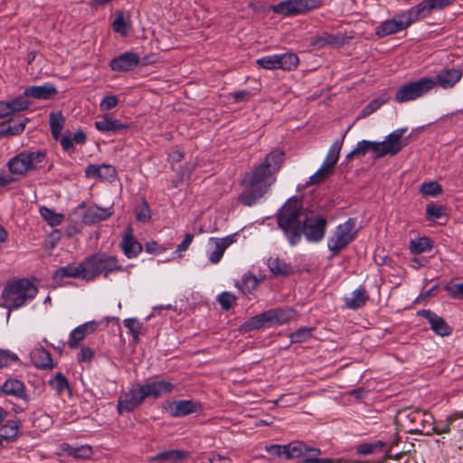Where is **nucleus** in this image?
<instances>
[{
  "label": "nucleus",
  "instance_id": "nucleus-30",
  "mask_svg": "<svg viewBox=\"0 0 463 463\" xmlns=\"http://www.w3.org/2000/svg\"><path fill=\"white\" fill-rule=\"evenodd\" d=\"M368 299L369 296L365 288L360 287L354 290L350 297H345L344 301L346 307L350 309H358L363 307Z\"/></svg>",
  "mask_w": 463,
  "mask_h": 463
},
{
  "label": "nucleus",
  "instance_id": "nucleus-51",
  "mask_svg": "<svg viewBox=\"0 0 463 463\" xmlns=\"http://www.w3.org/2000/svg\"><path fill=\"white\" fill-rule=\"evenodd\" d=\"M368 152V140L359 141L355 147L346 155L345 161H350L354 157L364 156Z\"/></svg>",
  "mask_w": 463,
  "mask_h": 463
},
{
  "label": "nucleus",
  "instance_id": "nucleus-36",
  "mask_svg": "<svg viewBox=\"0 0 463 463\" xmlns=\"http://www.w3.org/2000/svg\"><path fill=\"white\" fill-rule=\"evenodd\" d=\"M131 28L129 14L118 12L112 23V29L122 36H127Z\"/></svg>",
  "mask_w": 463,
  "mask_h": 463
},
{
  "label": "nucleus",
  "instance_id": "nucleus-55",
  "mask_svg": "<svg viewBox=\"0 0 463 463\" xmlns=\"http://www.w3.org/2000/svg\"><path fill=\"white\" fill-rule=\"evenodd\" d=\"M256 63L265 70L279 69L278 54L268 55L257 60Z\"/></svg>",
  "mask_w": 463,
  "mask_h": 463
},
{
  "label": "nucleus",
  "instance_id": "nucleus-49",
  "mask_svg": "<svg viewBox=\"0 0 463 463\" xmlns=\"http://www.w3.org/2000/svg\"><path fill=\"white\" fill-rule=\"evenodd\" d=\"M456 0H423L422 3L427 11L428 15L432 12L442 10L451 5Z\"/></svg>",
  "mask_w": 463,
  "mask_h": 463
},
{
  "label": "nucleus",
  "instance_id": "nucleus-54",
  "mask_svg": "<svg viewBox=\"0 0 463 463\" xmlns=\"http://www.w3.org/2000/svg\"><path fill=\"white\" fill-rule=\"evenodd\" d=\"M263 324L260 314L256 315L248 320H246L241 326L240 330L244 333L250 332L252 330L263 328Z\"/></svg>",
  "mask_w": 463,
  "mask_h": 463
},
{
  "label": "nucleus",
  "instance_id": "nucleus-32",
  "mask_svg": "<svg viewBox=\"0 0 463 463\" xmlns=\"http://www.w3.org/2000/svg\"><path fill=\"white\" fill-rule=\"evenodd\" d=\"M268 267L275 276L288 277L294 273L293 267L279 257L269 258L268 260Z\"/></svg>",
  "mask_w": 463,
  "mask_h": 463
},
{
  "label": "nucleus",
  "instance_id": "nucleus-26",
  "mask_svg": "<svg viewBox=\"0 0 463 463\" xmlns=\"http://www.w3.org/2000/svg\"><path fill=\"white\" fill-rule=\"evenodd\" d=\"M402 30H405L403 28L402 22L397 17V15H395L393 18L387 19L381 23L380 25L375 28V35L378 38H383L392 35Z\"/></svg>",
  "mask_w": 463,
  "mask_h": 463
},
{
  "label": "nucleus",
  "instance_id": "nucleus-3",
  "mask_svg": "<svg viewBox=\"0 0 463 463\" xmlns=\"http://www.w3.org/2000/svg\"><path fill=\"white\" fill-rule=\"evenodd\" d=\"M37 293V288L26 279L11 280L2 291L4 303L0 306L8 309L9 317L11 310L23 307L27 301L33 299Z\"/></svg>",
  "mask_w": 463,
  "mask_h": 463
},
{
  "label": "nucleus",
  "instance_id": "nucleus-39",
  "mask_svg": "<svg viewBox=\"0 0 463 463\" xmlns=\"http://www.w3.org/2000/svg\"><path fill=\"white\" fill-rule=\"evenodd\" d=\"M87 137L86 134L82 130H78L73 137H71L68 134H64L61 137V146L64 151H69L73 147V143L76 144H84L86 142Z\"/></svg>",
  "mask_w": 463,
  "mask_h": 463
},
{
  "label": "nucleus",
  "instance_id": "nucleus-61",
  "mask_svg": "<svg viewBox=\"0 0 463 463\" xmlns=\"http://www.w3.org/2000/svg\"><path fill=\"white\" fill-rule=\"evenodd\" d=\"M236 297L230 292H222L218 296V302L224 310H229L235 303Z\"/></svg>",
  "mask_w": 463,
  "mask_h": 463
},
{
  "label": "nucleus",
  "instance_id": "nucleus-1",
  "mask_svg": "<svg viewBox=\"0 0 463 463\" xmlns=\"http://www.w3.org/2000/svg\"><path fill=\"white\" fill-rule=\"evenodd\" d=\"M277 222L289 245H298L302 236L311 243L320 242L326 235L327 220L320 213H305L297 199L288 200L279 210Z\"/></svg>",
  "mask_w": 463,
  "mask_h": 463
},
{
  "label": "nucleus",
  "instance_id": "nucleus-13",
  "mask_svg": "<svg viewBox=\"0 0 463 463\" xmlns=\"http://www.w3.org/2000/svg\"><path fill=\"white\" fill-rule=\"evenodd\" d=\"M203 407L194 400H178L169 403L168 411L172 417H184L192 413L202 412Z\"/></svg>",
  "mask_w": 463,
  "mask_h": 463
},
{
  "label": "nucleus",
  "instance_id": "nucleus-45",
  "mask_svg": "<svg viewBox=\"0 0 463 463\" xmlns=\"http://www.w3.org/2000/svg\"><path fill=\"white\" fill-rule=\"evenodd\" d=\"M20 426L21 421L19 420H9L3 426L4 434L1 435L3 439L14 440L17 438Z\"/></svg>",
  "mask_w": 463,
  "mask_h": 463
},
{
  "label": "nucleus",
  "instance_id": "nucleus-59",
  "mask_svg": "<svg viewBox=\"0 0 463 463\" xmlns=\"http://www.w3.org/2000/svg\"><path fill=\"white\" fill-rule=\"evenodd\" d=\"M420 193L425 195L435 196L441 193V186L437 182L423 183L420 189Z\"/></svg>",
  "mask_w": 463,
  "mask_h": 463
},
{
  "label": "nucleus",
  "instance_id": "nucleus-34",
  "mask_svg": "<svg viewBox=\"0 0 463 463\" xmlns=\"http://www.w3.org/2000/svg\"><path fill=\"white\" fill-rule=\"evenodd\" d=\"M49 123L53 138L61 141V137L63 136L61 135V131L65 123V118L61 112H51L49 116Z\"/></svg>",
  "mask_w": 463,
  "mask_h": 463
},
{
  "label": "nucleus",
  "instance_id": "nucleus-17",
  "mask_svg": "<svg viewBox=\"0 0 463 463\" xmlns=\"http://www.w3.org/2000/svg\"><path fill=\"white\" fill-rule=\"evenodd\" d=\"M140 386L145 399H157L163 394L172 392L174 390V384L165 380L149 382Z\"/></svg>",
  "mask_w": 463,
  "mask_h": 463
},
{
  "label": "nucleus",
  "instance_id": "nucleus-2",
  "mask_svg": "<svg viewBox=\"0 0 463 463\" xmlns=\"http://www.w3.org/2000/svg\"><path fill=\"white\" fill-rule=\"evenodd\" d=\"M284 156L282 150H272L261 163L254 165L251 172L245 174L241 184L247 187L238 197L241 204L251 206L269 191L276 181L274 175L280 169Z\"/></svg>",
  "mask_w": 463,
  "mask_h": 463
},
{
  "label": "nucleus",
  "instance_id": "nucleus-25",
  "mask_svg": "<svg viewBox=\"0 0 463 463\" xmlns=\"http://www.w3.org/2000/svg\"><path fill=\"white\" fill-rule=\"evenodd\" d=\"M95 128L102 133L114 134L130 128V124L122 123L118 119L105 116L101 120L95 121Z\"/></svg>",
  "mask_w": 463,
  "mask_h": 463
},
{
  "label": "nucleus",
  "instance_id": "nucleus-46",
  "mask_svg": "<svg viewBox=\"0 0 463 463\" xmlns=\"http://www.w3.org/2000/svg\"><path fill=\"white\" fill-rule=\"evenodd\" d=\"M7 101L10 105V109H12V113L24 111L31 105V101L28 99V96L24 95V92L22 95Z\"/></svg>",
  "mask_w": 463,
  "mask_h": 463
},
{
  "label": "nucleus",
  "instance_id": "nucleus-14",
  "mask_svg": "<svg viewBox=\"0 0 463 463\" xmlns=\"http://www.w3.org/2000/svg\"><path fill=\"white\" fill-rule=\"evenodd\" d=\"M418 316L425 318L430 325L432 331L440 335L448 336L452 333V328L447 324L445 319L438 316L430 309H421L417 312Z\"/></svg>",
  "mask_w": 463,
  "mask_h": 463
},
{
  "label": "nucleus",
  "instance_id": "nucleus-52",
  "mask_svg": "<svg viewBox=\"0 0 463 463\" xmlns=\"http://www.w3.org/2000/svg\"><path fill=\"white\" fill-rule=\"evenodd\" d=\"M259 285V281L257 278L250 274H245L242 277L241 284L239 283L236 284L238 288H241L244 293L245 292H251L252 290L256 289V288Z\"/></svg>",
  "mask_w": 463,
  "mask_h": 463
},
{
  "label": "nucleus",
  "instance_id": "nucleus-43",
  "mask_svg": "<svg viewBox=\"0 0 463 463\" xmlns=\"http://www.w3.org/2000/svg\"><path fill=\"white\" fill-rule=\"evenodd\" d=\"M311 43L313 46H315L317 49H321L326 45H336L339 43L338 37L324 33L321 35L316 36L312 41Z\"/></svg>",
  "mask_w": 463,
  "mask_h": 463
},
{
  "label": "nucleus",
  "instance_id": "nucleus-24",
  "mask_svg": "<svg viewBox=\"0 0 463 463\" xmlns=\"http://www.w3.org/2000/svg\"><path fill=\"white\" fill-rule=\"evenodd\" d=\"M58 93L56 87L52 83L41 86H31L24 90V95L36 99H51Z\"/></svg>",
  "mask_w": 463,
  "mask_h": 463
},
{
  "label": "nucleus",
  "instance_id": "nucleus-21",
  "mask_svg": "<svg viewBox=\"0 0 463 463\" xmlns=\"http://www.w3.org/2000/svg\"><path fill=\"white\" fill-rule=\"evenodd\" d=\"M429 16L422 1L405 12L397 14L402 22L404 29L410 27L413 23Z\"/></svg>",
  "mask_w": 463,
  "mask_h": 463
},
{
  "label": "nucleus",
  "instance_id": "nucleus-33",
  "mask_svg": "<svg viewBox=\"0 0 463 463\" xmlns=\"http://www.w3.org/2000/svg\"><path fill=\"white\" fill-rule=\"evenodd\" d=\"M345 135L344 134L341 139L335 140L330 146L327 155L323 162V165L326 166L327 168L331 169L332 171L335 170V165L339 159L340 151L343 146V142Z\"/></svg>",
  "mask_w": 463,
  "mask_h": 463
},
{
  "label": "nucleus",
  "instance_id": "nucleus-62",
  "mask_svg": "<svg viewBox=\"0 0 463 463\" xmlns=\"http://www.w3.org/2000/svg\"><path fill=\"white\" fill-rule=\"evenodd\" d=\"M18 360V356L7 350H0V369L7 367Z\"/></svg>",
  "mask_w": 463,
  "mask_h": 463
},
{
  "label": "nucleus",
  "instance_id": "nucleus-27",
  "mask_svg": "<svg viewBox=\"0 0 463 463\" xmlns=\"http://www.w3.org/2000/svg\"><path fill=\"white\" fill-rule=\"evenodd\" d=\"M28 121L27 118H21L18 121L9 119L0 123V137L22 134Z\"/></svg>",
  "mask_w": 463,
  "mask_h": 463
},
{
  "label": "nucleus",
  "instance_id": "nucleus-50",
  "mask_svg": "<svg viewBox=\"0 0 463 463\" xmlns=\"http://www.w3.org/2000/svg\"><path fill=\"white\" fill-rule=\"evenodd\" d=\"M322 0H297L298 14H305L322 5Z\"/></svg>",
  "mask_w": 463,
  "mask_h": 463
},
{
  "label": "nucleus",
  "instance_id": "nucleus-48",
  "mask_svg": "<svg viewBox=\"0 0 463 463\" xmlns=\"http://www.w3.org/2000/svg\"><path fill=\"white\" fill-rule=\"evenodd\" d=\"M333 173L334 171L322 165L320 168L309 177L306 186L319 184Z\"/></svg>",
  "mask_w": 463,
  "mask_h": 463
},
{
  "label": "nucleus",
  "instance_id": "nucleus-4",
  "mask_svg": "<svg viewBox=\"0 0 463 463\" xmlns=\"http://www.w3.org/2000/svg\"><path fill=\"white\" fill-rule=\"evenodd\" d=\"M85 273L83 279L91 281L99 276L108 278L109 275L115 271L124 270L123 267L118 264L116 256L109 255L106 252L94 253L83 260Z\"/></svg>",
  "mask_w": 463,
  "mask_h": 463
},
{
  "label": "nucleus",
  "instance_id": "nucleus-8",
  "mask_svg": "<svg viewBox=\"0 0 463 463\" xmlns=\"http://www.w3.org/2000/svg\"><path fill=\"white\" fill-rule=\"evenodd\" d=\"M435 86L436 81L432 78L424 77L402 85L396 91L394 99L398 103L414 100L428 93Z\"/></svg>",
  "mask_w": 463,
  "mask_h": 463
},
{
  "label": "nucleus",
  "instance_id": "nucleus-53",
  "mask_svg": "<svg viewBox=\"0 0 463 463\" xmlns=\"http://www.w3.org/2000/svg\"><path fill=\"white\" fill-rule=\"evenodd\" d=\"M151 218L150 207L145 199H142L141 203L136 208V219L140 222H146Z\"/></svg>",
  "mask_w": 463,
  "mask_h": 463
},
{
  "label": "nucleus",
  "instance_id": "nucleus-41",
  "mask_svg": "<svg viewBox=\"0 0 463 463\" xmlns=\"http://www.w3.org/2000/svg\"><path fill=\"white\" fill-rule=\"evenodd\" d=\"M279 69L283 71H291L297 68L298 64V57L293 52H286L278 54Z\"/></svg>",
  "mask_w": 463,
  "mask_h": 463
},
{
  "label": "nucleus",
  "instance_id": "nucleus-42",
  "mask_svg": "<svg viewBox=\"0 0 463 463\" xmlns=\"http://www.w3.org/2000/svg\"><path fill=\"white\" fill-rule=\"evenodd\" d=\"M48 384L58 394H61L65 390H70L68 380L61 373H57L51 378L48 381Z\"/></svg>",
  "mask_w": 463,
  "mask_h": 463
},
{
  "label": "nucleus",
  "instance_id": "nucleus-19",
  "mask_svg": "<svg viewBox=\"0 0 463 463\" xmlns=\"http://www.w3.org/2000/svg\"><path fill=\"white\" fill-rule=\"evenodd\" d=\"M234 237L235 235H229L222 239H210L214 245V249L207 252L208 259L212 263L215 264L221 260L225 250L234 242Z\"/></svg>",
  "mask_w": 463,
  "mask_h": 463
},
{
  "label": "nucleus",
  "instance_id": "nucleus-64",
  "mask_svg": "<svg viewBox=\"0 0 463 463\" xmlns=\"http://www.w3.org/2000/svg\"><path fill=\"white\" fill-rule=\"evenodd\" d=\"M117 177L116 168L110 165H100V179L112 182Z\"/></svg>",
  "mask_w": 463,
  "mask_h": 463
},
{
  "label": "nucleus",
  "instance_id": "nucleus-63",
  "mask_svg": "<svg viewBox=\"0 0 463 463\" xmlns=\"http://www.w3.org/2000/svg\"><path fill=\"white\" fill-rule=\"evenodd\" d=\"M444 288L453 298L463 299V283H448Z\"/></svg>",
  "mask_w": 463,
  "mask_h": 463
},
{
  "label": "nucleus",
  "instance_id": "nucleus-9",
  "mask_svg": "<svg viewBox=\"0 0 463 463\" xmlns=\"http://www.w3.org/2000/svg\"><path fill=\"white\" fill-rule=\"evenodd\" d=\"M145 401L141 386L131 388L121 392L118 400L117 409L119 414L131 412L140 406Z\"/></svg>",
  "mask_w": 463,
  "mask_h": 463
},
{
  "label": "nucleus",
  "instance_id": "nucleus-15",
  "mask_svg": "<svg viewBox=\"0 0 463 463\" xmlns=\"http://www.w3.org/2000/svg\"><path fill=\"white\" fill-rule=\"evenodd\" d=\"M140 62L139 56L132 52H126L113 58L110 61V68L114 71L125 72L136 68Z\"/></svg>",
  "mask_w": 463,
  "mask_h": 463
},
{
  "label": "nucleus",
  "instance_id": "nucleus-31",
  "mask_svg": "<svg viewBox=\"0 0 463 463\" xmlns=\"http://www.w3.org/2000/svg\"><path fill=\"white\" fill-rule=\"evenodd\" d=\"M121 249L124 254L132 259L142 251V245L131 234V232L125 234L121 241Z\"/></svg>",
  "mask_w": 463,
  "mask_h": 463
},
{
  "label": "nucleus",
  "instance_id": "nucleus-40",
  "mask_svg": "<svg viewBox=\"0 0 463 463\" xmlns=\"http://www.w3.org/2000/svg\"><path fill=\"white\" fill-rule=\"evenodd\" d=\"M39 212L43 219L52 227L60 225L64 219L63 214L57 213L46 206L40 207Z\"/></svg>",
  "mask_w": 463,
  "mask_h": 463
},
{
  "label": "nucleus",
  "instance_id": "nucleus-29",
  "mask_svg": "<svg viewBox=\"0 0 463 463\" xmlns=\"http://www.w3.org/2000/svg\"><path fill=\"white\" fill-rule=\"evenodd\" d=\"M1 391L6 395H13L16 398L27 401V394L24 384L17 379H9L4 383Z\"/></svg>",
  "mask_w": 463,
  "mask_h": 463
},
{
  "label": "nucleus",
  "instance_id": "nucleus-16",
  "mask_svg": "<svg viewBox=\"0 0 463 463\" xmlns=\"http://www.w3.org/2000/svg\"><path fill=\"white\" fill-rule=\"evenodd\" d=\"M99 323L91 320L88 321L84 324L80 325L76 328H74L68 340V346L71 349H75L78 347L79 344L89 335L94 333L99 326Z\"/></svg>",
  "mask_w": 463,
  "mask_h": 463
},
{
  "label": "nucleus",
  "instance_id": "nucleus-58",
  "mask_svg": "<svg viewBox=\"0 0 463 463\" xmlns=\"http://www.w3.org/2000/svg\"><path fill=\"white\" fill-rule=\"evenodd\" d=\"M123 323L132 335L133 340L137 343L139 340V333L141 329V324L137 318H126Z\"/></svg>",
  "mask_w": 463,
  "mask_h": 463
},
{
  "label": "nucleus",
  "instance_id": "nucleus-20",
  "mask_svg": "<svg viewBox=\"0 0 463 463\" xmlns=\"http://www.w3.org/2000/svg\"><path fill=\"white\" fill-rule=\"evenodd\" d=\"M190 455V452L186 450L179 449H169L157 453L156 455L150 457L148 462L150 463H179L186 459Z\"/></svg>",
  "mask_w": 463,
  "mask_h": 463
},
{
  "label": "nucleus",
  "instance_id": "nucleus-5",
  "mask_svg": "<svg viewBox=\"0 0 463 463\" xmlns=\"http://www.w3.org/2000/svg\"><path fill=\"white\" fill-rule=\"evenodd\" d=\"M47 157L45 150H24L13 156L7 163L11 174L24 176L40 169Z\"/></svg>",
  "mask_w": 463,
  "mask_h": 463
},
{
  "label": "nucleus",
  "instance_id": "nucleus-23",
  "mask_svg": "<svg viewBox=\"0 0 463 463\" xmlns=\"http://www.w3.org/2000/svg\"><path fill=\"white\" fill-rule=\"evenodd\" d=\"M461 77V71L452 68L442 70L433 80L436 81V85L447 90L454 87L456 83L459 81Z\"/></svg>",
  "mask_w": 463,
  "mask_h": 463
},
{
  "label": "nucleus",
  "instance_id": "nucleus-12",
  "mask_svg": "<svg viewBox=\"0 0 463 463\" xmlns=\"http://www.w3.org/2000/svg\"><path fill=\"white\" fill-rule=\"evenodd\" d=\"M77 209L84 210L81 220L85 225H91L105 221L113 213L110 208H101L95 204L87 207L85 203L79 204Z\"/></svg>",
  "mask_w": 463,
  "mask_h": 463
},
{
  "label": "nucleus",
  "instance_id": "nucleus-11",
  "mask_svg": "<svg viewBox=\"0 0 463 463\" xmlns=\"http://www.w3.org/2000/svg\"><path fill=\"white\" fill-rule=\"evenodd\" d=\"M407 419L412 425L411 431L425 433L427 435L431 433L433 417L430 413L416 409L407 414Z\"/></svg>",
  "mask_w": 463,
  "mask_h": 463
},
{
  "label": "nucleus",
  "instance_id": "nucleus-57",
  "mask_svg": "<svg viewBox=\"0 0 463 463\" xmlns=\"http://www.w3.org/2000/svg\"><path fill=\"white\" fill-rule=\"evenodd\" d=\"M275 314V322L279 325H283L288 322H289L291 319L294 318L295 312L292 309H281V308H275L274 309Z\"/></svg>",
  "mask_w": 463,
  "mask_h": 463
},
{
  "label": "nucleus",
  "instance_id": "nucleus-37",
  "mask_svg": "<svg viewBox=\"0 0 463 463\" xmlns=\"http://www.w3.org/2000/svg\"><path fill=\"white\" fill-rule=\"evenodd\" d=\"M385 443L382 440H373L372 442H364L355 447V453L358 456L373 455L382 452Z\"/></svg>",
  "mask_w": 463,
  "mask_h": 463
},
{
  "label": "nucleus",
  "instance_id": "nucleus-7",
  "mask_svg": "<svg viewBox=\"0 0 463 463\" xmlns=\"http://www.w3.org/2000/svg\"><path fill=\"white\" fill-rule=\"evenodd\" d=\"M355 224L356 220L349 218L346 222L335 227V232L327 241V248L333 256L345 250L355 239Z\"/></svg>",
  "mask_w": 463,
  "mask_h": 463
},
{
  "label": "nucleus",
  "instance_id": "nucleus-10",
  "mask_svg": "<svg viewBox=\"0 0 463 463\" xmlns=\"http://www.w3.org/2000/svg\"><path fill=\"white\" fill-rule=\"evenodd\" d=\"M302 440H292L288 444H270L265 446V450L271 457L282 458L286 459L300 458Z\"/></svg>",
  "mask_w": 463,
  "mask_h": 463
},
{
  "label": "nucleus",
  "instance_id": "nucleus-28",
  "mask_svg": "<svg viewBox=\"0 0 463 463\" xmlns=\"http://www.w3.org/2000/svg\"><path fill=\"white\" fill-rule=\"evenodd\" d=\"M31 359L33 364L40 369H52L54 364L49 351L43 347L34 348L31 352Z\"/></svg>",
  "mask_w": 463,
  "mask_h": 463
},
{
  "label": "nucleus",
  "instance_id": "nucleus-47",
  "mask_svg": "<svg viewBox=\"0 0 463 463\" xmlns=\"http://www.w3.org/2000/svg\"><path fill=\"white\" fill-rule=\"evenodd\" d=\"M314 331V327L308 326H301L298 330L294 331L289 335L290 343L291 344H300L303 343L312 336V333Z\"/></svg>",
  "mask_w": 463,
  "mask_h": 463
},
{
  "label": "nucleus",
  "instance_id": "nucleus-6",
  "mask_svg": "<svg viewBox=\"0 0 463 463\" xmlns=\"http://www.w3.org/2000/svg\"><path fill=\"white\" fill-rule=\"evenodd\" d=\"M406 131L407 128H400L390 133L382 142L368 141L369 151L373 152L376 158L396 156L407 145V142L402 140Z\"/></svg>",
  "mask_w": 463,
  "mask_h": 463
},
{
  "label": "nucleus",
  "instance_id": "nucleus-18",
  "mask_svg": "<svg viewBox=\"0 0 463 463\" xmlns=\"http://www.w3.org/2000/svg\"><path fill=\"white\" fill-rule=\"evenodd\" d=\"M84 273L85 269L82 261L78 265L71 263L57 269L53 272L52 279L55 283L61 284L65 278H81L83 279Z\"/></svg>",
  "mask_w": 463,
  "mask_h": 463
},
{
  "label": "nucleus",
  "instance_id": "nucleus-56",
  "mask_svg": "<svg viewBox=\"0 0 463 463\" xmlns=\"http://www.w3.org/2000/svg\"><path fill=\"white\" fill-rule=\"evenodd\" d=\"M458 418H459L458 414H454V415L449 416L446 420V422L444 424L435 425V426L432 425L431 433H436L439 435L449 433L451 430V427H453L455 420H458Z\"/></svg>",
  "mask_w": 463,
  "mask_h": 463
},
{
  "label": "nucleus",
  "instance_id": "nucleus-35",
  "mask_svg": "<svg viewBox=\"0 0 463 463\" xmlns=\"http://www.w3.org/2000/svg\"><path fill=\"white\" fill-rule=\"evenodd\" d=\"M273 13L284 16H296L298 14L297 0H285L270 6Z\"/></svg>",
  "mask_w": 463,
  "mask_h": 463
},
{
  "label": "nucleus",
  "instance_id": "nucleus-44",
  "mask_svg": "<svg viewBox=\"0 0 463 463\" xmlns=\"http://www.w3.org/2000/svg\"><path fill=\"white\" fill-rule=\"evenodd\" d=\"M389 97H379L369 102L360 113V118H366L379 109L383 104L389 101Z\"/></svg>",
  "mask_w": 463,
  "mask_h": 463
},
{
  "label": "nucleus",
  "instance_id": "nucleus-22",
  "mask_svg": "<svg viewBox=\"0 0 463 463\" xmlns=\"http://www.w3.org/2000/svg\"><path fill=\"white\" fill-rule=\"evenodd\" d=\"M321 453L322 451L319 448L310 446L302 441L300 458H303V459L297 463H335L334 459L329 458H317Z\"/></svg>",
  "mask_w": 463,
  "mask_h": 463
},
{
  "label": "nucleus",
  "instance_id": "nucleus-60",
  "mask_svg": "<svg viewBox=\"0 0 463 463\" xmlns=\"http://www.w3.org/2000/svg\"><path fill=\"white\" fill-rule=\"evenodd\" d=\"M444 214V208L441 205L429 203L426 207V216L430 220H438Z\"/></svg>",
  "mask_w": 463,
  "mask_h": 463
},
{
  "label": "nucleus",
  "instance_id": "nucleus-38",
  "mask_svg": "<svg viewBox=\"0 0 463 463\" xmlns=\"http://www.w3.org/2000/svg\"><path fill=\"white\" fill-rule=\"evenodd\" d=\"M433 248V241L428 237H420L410 241V251L414 254H421L430 251Z\"/></svg>",
  "mask_w": 463,
  "mask_h": 463
}]
</instances>
